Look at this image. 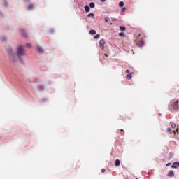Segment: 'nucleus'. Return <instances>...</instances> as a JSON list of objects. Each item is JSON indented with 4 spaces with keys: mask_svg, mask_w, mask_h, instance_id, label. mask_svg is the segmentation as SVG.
Masks as SVG:
<instances>
[{
    "mask_svg": "<svg viewBox=\"0 0 179 179\" xmlns=\"http://www.w3.org/2000/svg\"><path fill=\"white\" fill-rule=\"evenodd\" d=\"M17 57H23V55H26V52L24 51L23 46H18L17 49Z\"/></svg>",
    "mask_w": 179,
    "mask_h": 179,
    "instance_id": "1",
    "label": "nucleus"
},
{
    "mask_svg": "<svg viewBox=\"0 0 179 179\" xmlns=\"http://www.w3.org/2000/svg\"><path fill=\"white\" fill-rule=\"evenodd\" d=\"M126 73H128V74H127V76H126V78H127L128 80H131V79H132V73H131V71H129V69H127V70H126Z\"/></svg>",
    "mask_w": 179,
    "mask_h": 179,
    "instance_id": "2",
    "label": "nucleus"
},
{
    "mask_svg": "<svg viewBox=\"0 0 179 179\" xmlns=\"http://www.w3.org/2000/svg\"><path fill=\"white\" fill-rule=\"evenodd\" d=\"M100 48L104 50V46L106 45V41L104 39H101L99 41Z\"/></svg>",
    "mask_w": 179,
    "mask_h": 179,
    "instance_id": "3",
    "label": "nucleus"
},
{
    "mask_svg": "<svg viewBox=\"0 0 179 179\" xmlns=\"http://www.w3.org/2000/svg\"><path fill=\"white\" fill-rule=\"evenodd\" d=\"M136 44L138 47H143V45H145V42L143 39H141L136 43Z\"/></svg>",
    "mask_w": 179,
    "mask_h": 179,
    "instance_id": "4",
    "label": "nucleus"
},
{
    "mask_svg": "<svg viewBox=\"0 0 179 179\" xmlns=\"http://www.w3.org/2000/svg\"><path fill=\"white\" fill-rule=\"evenodd\" d=\"M178 103H179V101H177L176 102H173V108L174 109V110H178V108H179V106H178Z\"/></svg>",
    "mask_w": 179,
    "mask_h": 179,
    "instance_id": "5",
    "label": "nucleus"
},
{
    "mask_svg": "<svg viewBox=\"0 0 179 179\" xmlns=\"http://www.w3.org/2000/svg\"><path fill=\"white\" fill-rule=\"evenodd\" d=\"M179 167V162H174L172 166H171V168L172 169H178Z\"/></svg>",
    "mask_w": 179,
    "mask_h": 179,
    "instance_id": "6",
    "label": "nucleus"
},
{
    "mask_svg": "<svg viewBox=\"0 0 179 179\" xmlns=\"http://www.w3.org/2000/svg\"><path fill=\"white\" fill-rule=\"evenodd\" d=\"M20 33L22 37H27V34L26 33V31L24 29H20Z\"/></svg>",
    "mask_w": 179,
    "mask_h": 179,
    "instance_id": "7",
    "label": "nucleus"
},
{
    "mask_svg": "<svg viewBox=\"0 0 179 179\" xmlns=\"http://www.w3.org/2000/svg\"><path fill=\"white\" fill-rule=\"evenodd\" d=\"M36 50H37L38 52H39L40 54L44 52V50L43 49V48H41L40 46H37Z\"/></svg>",
    "mask_w": 179,
    "mask_h": 179,
    "instance_id": "8",
    "label": "nucleus"
},
{
    "mask_svg": "<svg viewBox=\"0 0 179 179\" xmlns=\"http://www.w3.org/2000/svg\"><path fill=\"white\" fill-rule=\"evenodd\" d=\"M167 176L168 177H174V171L173 170L169 171Z\"/></svg>",
    "mask_w": 179,
    "mask_h": 179,
    "instance_id": "9",
    "label": "nucleus"
},
{
    "mask_svg": "<svg viewBox=\"0 0 179 179\" xmlns=\"http://www.w3.org/2000/svg\"><path fill=\"white\" fill-rule=\"evenodd\" d=\"M120 164H121V161H120V159H116L115 163V166L116 167H118V166H120Z\"/></svg>",
    "mask_w": 179,
    "mask_h": 179,
    "instance_id": "10",
    "label": "nucleus"
},
{
    "mask_svg": "<svg viewBox=\"0 0 179 179\" xmlns=\"http://www.w3.org/2000/svg\"><path fill=\"white\" fill-rule=\"evenodd\" d=\"M38 90H39V92H43V90H44V86L43 85H38Z\"/></svg>",
    "mask_w": 179,
    "mask_h": 179,
    "instance_id": "11",
    "label": "nucleus"
},
{
    "mask_svg": "<svg viewBox=\"0 0 179 179\" xmlns=\"http://www.w3.org/2000/svg\"><path fill=\"white\" fill-rule=\"evenodd\" d=\"M85 12H90V7H89V6L86 5L85 6Z\"/></svg>",
    "mask_w": 179,
    "mask_h": 179,
    "instance_id": "12",
    "label": "nucleus"
},
{
    "mask_svg": "<svg viewBox=\"0 0 179 179\" xmlns=\"http://www.w3.org/2000/svg\"><path fill=\"white\" fill-rule=\"evenodd\" d=\"M90 34H91L92 36H94V34H96V30H94V29L90 30Z\"/></svg>",
    "mask_w": 179,
    "mask_h": 179,
    "instance_id": "13",
    "label": "nucleus"
},
{
    "mask_svg": "<svg viewBox=\"0 0 179 179\" xmlns=\"http://www.w3.org/2000/svg\"><path fill=\"white\" fill-rule=\"evenodd\" d=\"M120 30L121 31H125V30H127V28H125V27H124V26H120Z\"/></svg>",
    "mask_w": 179,
    "mask_h": 179,
    "instance_id": "14",
    "label": "nucleus"
},
{
    "mask_svg": "<svg viewBox=\"0 0 179 179\" xmlns=\"http://www.w3.org/2000/svg\"><path fill=\"white\" fill-rule=\"evenodd\" d=\"M95 6H96V4L92 2L90 3V8H95Z\"/></svg>",
    "mask_w": 179,
    "mask_h": 179,
    "instance_id": "15",
    "label": "nucleus"
},
{
    "mask_svg": "<svg viewBox=\"0 0 179 179\" xmlns=\"http://www.w3.org/2000/svg\"><path fill=\"white\" fill-rule=\"evenodd\" d=\"M119 36L120 37H125V33L124 32H120V33H119Z\"/></svg>",
    "mask_w": 179,
    "mask_h": 179,
    "instance_id": "16",
    "label": "nucleus"
},
{
    "mask_svg": "<svg viewBox=\"0 0 179 179\" xmlns=\"http://www.w3.org/2000/svg\"><path fill=\"white\" fill-rule=\"evenodd\" d=\"M27 9L28 10H31V9H33V4L28 6Z\"/></svg>",
    "mask_w": 179,
    "mask_h": 179,
    "instance_id": "17",
    "label": "nucleus"
},
{
    "mask_svg": "<svg viewBox=\"0 0 179 179\" xmlns=\"http://www.w3.org/2000/svg\"><path fill=\"white\" fill-rule=\"evenodd\" d=\"M10 59L11 62H13V63L15 62V57L10 56Z\"/></svg>",
    "mask_w": 179,
    "mask_h": 179,
    "instance_id": "18",
    "label": "nucleus"
},
{
    "mask_svg": "<svg viewBox=\"0 0 179 179\" xmlns=\"http://www.w3.org/2000/svg\"><path fill=\"white\" fill-rule=\"evenodd\" d=\"M87 17H94V13H90L87 15Z\"/></svg>",
    "mask_w": 179,
    "mask_h": 179,
    "instance_id": "19",
    "label": "nucleus"
},
{
    "mask_svg": "<svg viewBox=\"0 0 179 179\" xmlns=\"http://www.w3.org/2000/svg\"><path fill=\"white\" fill-rule=\"evenodd\" d=\"M119 6H120V8H122V6H124V3H123V1H120V2L119 3Z\"/></svg>",
    "mask_w": 179,
    "mask_h": 179,
    "instance_id": "20",
    "label": "nucleus"
},
{
    "mask_svg": "<svg viewBox=\"0 0 179 179\" xmlns=\"http://www.w3.org/2000/svg\"><path fill=\"white\" fill-rule=\"evenodd\" d=\"M105 22H106V23H108V22H110V18H109V17H106V18H105Z\"/></svg>",
    "mask_w": 179,
    "mask_h": 179,
    "instance_id": "21",
    "label": "nucleus"
},
{
    "mask_svg": "<svg viewBox=\"0 0 179 179\" xmlns=\"http://www.w3.org/2000/svg\"><path fill=\"white\" fill-rule=\"evenodd\" d=\"M1 41H6V37L3 36V37L1 38Z\"/></svg>",
    "mask_w": 179,
    "mask_h": 179,
    "instance_id": "22",
    "label": "nucleus"
},
{
    "mask_svg": "<svg viewBox=\"0 0 179 179\" xmlns=\"http://www.w3.org/2000/svg\"><path fill=\"white\" fill-rule=\"evenodd\" d=\"M94 38H95V39L100 38V34H96V35L94 36Z\"/></svg>",
    "mask_w": 179,
    "mask_h": 179,
    "instance_id": "23",
    "label": "nucleus"
},
{
    "mask_svg": "<svg viewBox=\"0 0 179 179\" xmlns=\"http://www.w3.org/2000/svg\"><path fill=\"white\" fill-rule=\"evenodd\" d=\"M171 128H176V124H174V123H172L171 124Z\"/></svg>",
    "mask_w": 179,
    "mask_h": 179,
    "instance_id": "24",
    "label": "nucleus"
},
{
    "mask_svg": "<svg viewBox=\"0 0 179 179\" xmlns=\"http://www.w3.org/2000/svg\"><path fill=\"white\" fill-rule=\"evenodd\" d=\"M169 166H171V163H168V164H166V167H169Z\"/></svg>",
    "mask_w": 179,
    "mask_h": 179,
    "instance_id": "25",
    "label": "nucleus"
},
{
    "mask_svg": "<svg viewBox=\"0 0 179 179\" xmlns=\"http://www.w3.org/2000/svg\"><path fill=\"white\" fill-rule=\"evenodd\" d=\"M101 173H106V169H102L101 170Z\"/></svg>",
    "mask_w": 179,
    "mask_h": 179,
    "instance_id": "26",
    "label": "nucleus"
},
{
    "mask_svg": "<svg viewBox=\"0 0 179 179\" xmlns=\"http://www.w3.org/2000/svg\"><path fill=\"white\" fill-rule=\"evenodd\" d=\"M27 47H31V44L27 43Z\"/></svg>",
    "mask_w": 179,
    "mask_h": 179,
    "instance_id": "27",
    "label": "nucleus"
},
{
    "mask_svg": "<svg viewBox=\"0 0 179 179\" xmlns=\"http://www.w3.org/2000/svg\"><path fill=\"white\" fill-rule=\"evenodd\" d=\"M167 130H168L169 132L171 133V128H168Z\"/></svg>",
    "mask_w": 179,
    "mask_h": 179,
    "instance_id": "28",
    "label": "nucleus"
},
{
    "mask_svg": "<svg viewBox=\"0 0 179 179\" xmlns=\"http://www.w3.org/2000/svg\"><path fill=\"white\" fill-rule=\"evenodd\" d=\"M148 176H152V172H148Z\"/></svg>",
    "mask_w": 179,
    "mask_h": 179,
    "instance_id": "29",
    "label": "nucleus"
},
{
    "mask_svg": "<svg viewBox=\"0 0 179 179\" xmlns=\"http://www.w3.org/2000/svg\"><path fill=\"white\" fill-rule=\"evenodd\" d=\"M125 10V8H122V12H124Z\"/></svg>",
    "mask_w": 179,
    "mask_h": 179,
    "instance_id": "30",
    "label": "nucleus"
},
{
    "mask_svg": "<svg viewBox=\"0 0 179 179\" xmlns=\"http://www.w3.org/2000/svg\"><path fill=\"white\" fill-rule=\"evenodd\" d=\"M120 132H124V129H120Z\"/></svg>",
    "mask_w": 179,
    "mask_h": 179,
    "instance_id": "31",
    "label": "nucleus"
},
{
    "mask_svg": "<svg viewBox=\"0 0 179 179\" xmlns=\"http://www.w3.org/2000/svg\"><path fill=\"white\" fill-rule=\"evenodd\" d=\"M101 2H106V0H101Z\"/></svg>",
    "mask_w": 179,
    "mask_h": 179,
    "instance_id": "32",
    "label": "nucleus"
},
{
    "mask_svg": "<svg viewBox=\"0 0 179 179\" xmlns=\"http://www.w3.org/2000/svg\"><path fill=\"white\" fill-rule=\"evenodd\" d=\"M105 57H108V55H107L106 53L105 54Z\"/></svg>",
    "mask_w": 179,
    "mask_h": 179,
    "instance_id": "33",
    "label": "nucleus"
},
{
    "mask_svg": "<svg viewBox=\"0 0 179 179\" xmlns=\"http://www.w3.org/2000/svg\"><path fill=\"white\" fill-rule=\"evenodd\" d=\"M43 101H45V99H43Z\"/></svg>",
    "mask_w": 179,
    "mask_h": 179,
    "instance_id": "34",
    "label": "nucleus"
},
{
    "mask_svg": "<svg viewBox=\"0 0 179 179\" xmlns=\"http://www.w3.org/2000/svg\"><path fill=\"white\" fill-rule=\"evenodd\" d=\"M136 179H138V178H136Z\"/></svg>",
    "mask_w": 179,
    "mask_h": 179,
    "instance_id": "35",
    "label": "nucleus"
}]
</instances>
